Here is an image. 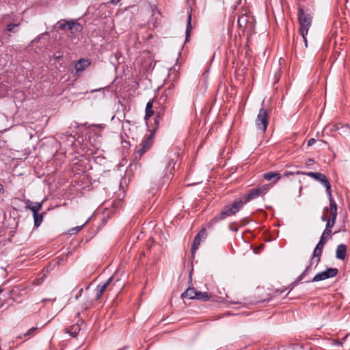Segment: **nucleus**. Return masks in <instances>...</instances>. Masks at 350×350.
I'll return each mask as SVG.
<instances>
[{"label": "nucleus", "mask_w": 350, "mask_h": 350, "mask_svg": "<svg viewBox=\"0 0 350 350\" xmlns=\"http://www.w3.org/2000/svg\"><path fill=\"white\" fill-rule=\"evenodd\" d=\"M312 17L311 14L301 8H298V21L299 24V33L301 35L303 40L305 43L306 47H307V40L306 35L308 34V30L312 25Z\"/></svg>", "instance_id": "1"}, {"label": "nucleus", "mask_w": 350, "mask_h": 350, "mask_svg": "<svg viewBox=\"0 0 350 350\" xmlns=\"http://www.w3.org/2000/svg\"><path fill=\"white\" fill-rule=\"evenodd\" d=\"M244 202L242 200H237L232 204H226L220 212V218L223 220L232 215H234L243 207Z\"/></svg>", "instance_id": "2"}, {"label": "nucleus", "mask_w": 350, "mask_h": 350, "mask_svg": "<svg viewBox=\"0 0 350 350\" xmlns=\"http://www.w3.org/2000/svg\"><path fill=\"white\" fill-rule=\"evenodd\" d=\"M297 174H301L306 175L309 177L313 178L317 181L321 183L325 187L326 193L327 196H330V194H332L331 185L329 181L325 174L320 172H303L299 171H297Z\"/></svg>", "instance_id": "3"}, {"label": "nucleus", "mask_w": 350, "mask_h": 350, "mask_svg": "<svg viewBox=\"0 0 350 350\" xmlns=\"http://www.w3.org/2000/svg\"><path fill=\"white\" fill-rule=\"evenodd\" d=\"M268 110L264 108H261L259 110L257 118L256 120V124L258 129L265 132L267 128L268 124Z\"/></svg>", "instance_id": "4"}, {"label": "nucleus", "mask_w": 350, "mask_h": 350, "mask_svg": "<svg viewBox=\"0 0 350 350\" xmlns=\"http://www.w3.org/2000/svg\"><path fill=\"white\" fill-rule=\"evenodd\" d=\"M328 237L329 235H324V232H323L319 243H317L314 250L312 260H316V265H317L321 260L322 251L326 243V239Z\"/></svg>", "instance_id": "5"}, {"label": "nucleus", "mask_w": 350, "mask_h": 350, "mask_svg": "<svg viewBox=\"0 0 350 350\" xmlns=\"http://www.w3.org/2000/svg\"><path fill=\"white\" fill-rule=\"evenodd\" d=\"M269 189L268 185H261L258 187L251 189L247 194L245 196V202L256 199L261 195L265 194Z\"/></svg>", "instance_id": "6"}, {"label": "nucleus", "mask_w": 350, "mask_h": 350, "mask_svg": "<svg viewBox=\"0 0 350 350\" xmlns=\"http://www.w3.org/2000/svg\"><path fill=\"white\" fill-rule=\"evenodd\" d=\"M153 142V134L151 133L148 135H145L143 138L141 144L136 151V154L139 157H142L146 152H147L152 145Z\"/></svg>", "instance_id": "7"}, {"label": "nucleus", "mask_w": 350, "mask_h": 350, "mask_svg": "<svg viewBox=\"0 0 350 350\" xmlns=\"http://www.w3.org/2000/svg\"><path fill=\"white\" fill-rule=\"evenodd\" d=\"M338 273V270L336 268H327L326 270L316 274L312 280L308 282H319L324 280L336 276Z\"/></svg>", "instance_id": "8"}, {"label": "nucleus", "mask_w": 350, "mask_h": 350, "mask_svg": "<svg viewBox=\"0 0 350 350\" xmlns=\"http://www.w3.org/2000/svg\"><path fill=\"white\" fill-rule=\"evenodd\" d=\"M115 275H113L110 277L105 283L99 284L96 287V299H100L104 291L107 289V288L111 284V282L114 280Z\"/></svg>", "instance_id": "9"}, {"label": "nucleus", "mask_w": 350, "mask_h": 350, "mask_svg": "<svg viewBox=\"0 0 350 350\" xmlns=\"http://www.w3.org/2000/svg\"><path fill=\"white\" fill-rule=\"evenodd\" d=\"M59 27L60 29H68V30H72L75 27L78 29L80 28V25L79 23H76L75 21H68L66 20H60L58 22Z\"/></svg>", "instance_id": "10"}, {"label": "nucleus", "mask_w": 350, "mask_h": 350, "mask_svg": "<svg viewBox=\"0 0 350 350\" xmlns=\"http://www.w3.org/2000/svg\"><path fill=\"white\" fill-rule=\"evenodd\" d=\"M206 236V230L204 228L202 229L196 236L193 240V243L191 247V252L193 254L195 251L198 249L199 245H200V241L202 239H205Z\"/></svg>", "instance_id": "11"}, {"label": "nucleus", "mask_w": 350, "mask_h": 350, "mask_svg": "<svg viewBox=\"0 0 350 350\" xmlns=\"http://www.w3.org/2000/svg\"><path fill=\"white\" fill-rule=\"evenodd\" d=\"M327 196L329 198V206H330V208H329L330 217L329 219H333V221H336L337 215H338L337 204H336L335 200L333 199L332 194H330V196Z\"/></svg>", "instance_id": "12"}, {"label": "nucleus", "mask_w": 350, "mask_h": 350, "mask_svg": "<svg viewBox=\"0 0 350 350\" xmlns=\"http://www.w3.org/2000/svg\"><path fill=\"white\" fill-rule=\"evenodd\" d=\"M90 65V62L88 59H81L77 62L75 68L76 73H81L85 70Z\"/></svg>", "instance_id": "13"}, {"label": "nucleus", "mask_w": 350, "mask_h": 350, "mask_svg": "<svg viewBox=\"0 0 350 350\" xmlns=\"http://www.w3.org/2000/svg\"><path fill=\"white\" fill-rule=\"evenodd\" d=\"M263 178L268 180L271 181L273 183H277L281 178V174L276 172H268L262 175Z\"/></svg>", "instance_id": "14"}, {"label": "nucleus", "mask_w": 350, "mask_h": 350, "mask_svg": "<svg viewBox=\"0 0 350 350\" xmlns=\"http://www.w3.org/2000/svg\"><path fill=\"white\" fill-rule=\"evenodd\" d=\"M42 208V202H33L28 200L27 204L25 206L26 209H29L32 211L33 214L38 213Z\"/></svg>", "instance_id": "15"}, {"label": "nucleus", "mask_w": 350, "mask_h": 350, "mask_svg": "<svg viewBox=\"0 0 350 350\" xmlns=\"http://www.w3.org/2000/svg\"><path fill=\"white\" fill-rule=\"evenodd\" d=\"M347 247L345 244H340L337 246L336 257L340 260H344L346 256Z\"/></svg>", "instance_id": "16"}, {"label": "nucleus", "mask_w": 350, "mask_h": 350, "mask_svg": "<svg viewBox=\"0 0 350 350\" xmlns=\"http://www.w3.org/2000/svg\"><path fill=\"white\" fill-rule=\"evenodd\" d=\"M197 295V291L193 288H188L183 294L182 297H188L189 299H195Z\"/></svg>", "instance_id": "17"}, {"label": "nucleus", "mask_w": 350, "mask_h": 350, "mask_svg": "<svg viewBox=\"0 0 350 350\" xmlns=\"http://www.w3.org/2000/svg\"><path fill=\"white\" fill-rule=\"evenodd\" d=\"M153 100H149L146 106V115L145 119L150 118L153 114L154 111L152 110Z\"/></svg>", "instance_id": "18"}, {"label": "nucleus", "mask_w": 350, "mask_h": 350, "mask_svg": "<svg viewBox=\"0 0 350 350\" xmlns=\"http://www.w3.org/2000/svg\"><path fill=\"white\" fill-rule=\"evenodd\" d=\"M314 261V260H312V259L310 260V265L306 267L304 272L297 278V280L293 283V285H297L301 280L304 279L305 275L307 274L308 271L310 270L311 265Z\"/></svg>", "instance_id": "19"}, {"label": "nucleus", "mask_w": 350, "mask_h": 350, "mask_svg": "<svg viewBox=\"0 0 350 350\" xmlns=\"http://www.w3.org/2000/svg\"><path fill=\"white\" fill-rule=\"evenodd\" d=\"M314 261V260H312V259L310 260V265L306 267L304 272L297 278V280L293 283V285H297L301 280L304 279L305 275L307 274L308 271L310 270L311 265Z\"/></svg>", "instance_id": "20"}, {"label": "nucleus", "mask_w": 350, "mask_h": 350, "mask_svg": "<svg viewBox=\"0 0 350 350\" xmlns=\"http://www.w3.org/2000/svg\"><path fill=\"white\" fill-rule=\"evenodd\" d=\"M191 29V14H189L187 20V27L185 31L186 42L189 40L190 36V30Z\"/></svg>", "instance_id": "21"}, {"label": "nucleus", "mask_w": 350, "mask_h": 350, "mask_svg": "<svg viewBox=\"0 0 350 350\" xmlns=\"http://www.w3.org/2000/svg\"><path fill=\"white\" fill-rule=\"evenodd\" d=\"M336 221H333V219H328L327 221V224H326V226H325V228L324 230V231L323 232H324V235L326 234V235H329V234L331 233V228L334 226V225L335 224Z\"/></svg>", "instance_id": "22"}, {"label": "nucleus", "mask_w": 350, "mask_h": 350, "mask_svg": "<svg viewBox=\"0 0 350 350\" xmlns=\"http://www.w3.org/2000/svg\"><path fill=\"white\" fill-rule=\"evenodd\" d=\"M33 217L34 220V226L36 227L40 226L43 219V214H40L37 213L33 214Z\"/></svg>", "instance_id": "23"}, {"label": "nucleus", "mask_w": 350, "mask_h": 350, "mask_svg": "<svg viewBox=\"0 0 350 350\" xmlns=\"http://www.w3.org/2000/svg\"><path fill=\"white\" fill-rule=\"evenodd\" d=\"M223 220V219L220 218V215H217L215 216L212 219H211L208 224L207 227L208 228H212L215 224H216L219 221Z\"/></svg>", "instance_id": "24"}, {"label": "nucleus", "mask_w": 350, "mask_h": 350, "mask_svg": "<svg viewBox=\"0 0 350 350\" xmlns=\"http://www.w3.org/2000/svg\"><path fill=\"white\" fill-rule=\"evenodd\" d=\"M81 328L79 324H75L72 326L70 330L68 332L72 337H76L80 331Z\"/></svg>", "instance_id": "25"}, {"label": "nucleus", "mask_w": 350, "mask_h": 350, "mask_svg": "<svg viewBox=\"0 0 350 350\" xmlns=\"http://www.w3.org/2000/svg\"><path fill=\"white\" fill-rule=\"evenodd\" d=\"M66 137L67 138L68 141L70 142V144L74 143L75 137L72 135H67L66 133H61L59 135V138L61 140H64Z\"/></svg>", "instance_id": "26"}, {"label": "nucleus", "mask_w": 350, "mask_h": 350, "mask_svg": "<svg viewBox=\"0 0 350 350\" xmlns=\"http://www.w3.org/2000/svg\"><path fill=\"white\" fill-rule=\"evenodd\" d=\"M195 299L208 300L209 299V296L206 293H201V292L197 291V295Z\"/></svg>", "instance_id": "27"}, {"label": "nucleus", "mask_w": 350, "mask_h": 350, "mask_svg": "<svg viewBox=\"0 0 350 350\" xmlns=\"http://www.w3.org/2000/svg\"><path fill=\"white\" fill-rule=\"evenodd\" d=\"M247 19V16L245 15H243L240 16L238 19V24L240 27H243L246 24Z\"/></svg>", "instance_id": "28"}, {"label": "nucleus", "mask_w": 350, "mask_h": 350, "mask_svg": "<svg viewBox=\"0 0 350 350\" xmlns=\"http://www.w3.org/2000/svg\"><path fill=\"white\" fill-rule=\"evenodd\" d=\"M19 25L18 23L17 24H12V23H10V24H8V26H7V30L8 31H10V32H15V27H18Z\"/></svg>", "instance_id": "29"}, {"label": "nucleus", "mask_w": 350, "mask_h": 350, "mask_svg": "<svg viewBox=\"0 0 350 350\" xmlns=\"http://www.w3.org/2000/svg\"><path fill=\"white\" fill-rule=\"evenodd\" d=\"M37 329H38L37 327H31L25 334H24V336H27L33 335L35 334L36 331L37 330Z\"/></svg>", "instance_id": "30"}, {"label": "nucleus", "mask_w": 350, "mask_h": 350, "mask_svg": "<svg viewBox=\"0 0 350 350\" xmlns=\"http://www.w3.org/2000/svg\"><path fill=\"white\" fill-rule=\"evenodd\" d=\"M43 282V277H41L40 278H37L33 282V284L34 285H36V286H38L40 284H41Z\"/></svg>", "instance_id": "31"}, {"label": "nucleus", "mask_w": 350, "mask_h": 350, "mask_svg": "<svg viewBox=\"0 0 350 350\" xmlns=\"http://www.w3.org/2000/svg\"><path fill=\"white\" fill-rule=\"evenodd\" d=\"M166 100H167V96H166V95H162V96L159 98V102L160 103H165V102L166 101Z\"/></svg>", "instance_id": "32"}, {"label": "nucleus", "mask_w": 350, "mask_h": 350, "mask_svg": "<svg viewBox=\"0 0 350 350\" xmlns=\"http://www.w3.org/2000/svg\"><path fill=\"white\" fill-rule=\"evenodd\" d=\"M316 142V140L314 138H311L308 141V146H311Z\"/></svg>", "instance_id": "33"}, {"label": "nucleus", "mask_w": 350, "mask_h": 350, "mask_svg": "<svg viewBox=\"0 0 350 350\" xmlns=\"http://www.w3.org/2000/svg\"><path fill=\"white\" fill-rule=\"evenodd\" d=\"M297 172H284V176H290V175L297 174Z\"/></svg>", "instance_id": "34"}, {"label": "nucleus", "mask_w": 350, "mask_h": 350, "mask_svg": "<svg viewBox=\"0 0 350 350\" xmlns=\"http://www.w3.org/2000/svg\"><path fill=\"white\" fill-rule=\"evenodd\" d=\"M5 191L3 185L0 183V194L3 193Z\"/></svg>", "instance_id": "35"}, {"label": "nucleus", "mask_w": 350, "mask_h": 350, "mask_svg": "<svg viewBox=\"0 0 350 350\" xmlns=\"http://www.w3.org/2000/svg\"><path fill=\"white\" fill-rule=\"evenodd\" d=\"M130 124V121L129 120H125V122L122 124V128L124 129H126V124Z\"/></svg>", "instance_id": "36"}, {"label": "nucleus", "mask_w": 350, "mask_h": 350, "mask_svg": "<svg viewBox=\"0 0 350 350\" xmlns=\"http://www.w3.org/2000/svg\"><path fill=\"white\" fill-rule=\"evenodd\" d=\"M121 0H111L110 2L113 5H117Z\"/></svg>", "instance_id": "37"}, {"label": "nucleus", "mask_w": 350, "mask_h": 350, "mask_svg": "<svg viewBox=\"0 0 350 350\" xmlns=\"http://www.w3.org/2000/svg\"><path fill=\"white\" fill-rule=\"evenodd\" d=\"M321 220L323 221H327L328 219H327V217L325 215H323L321 216Z\"/></svg>", "instance_id": "38"}, {"label": "nucleus", "mask_w": 350, "mask_h": 350, "mask_svg": "<svg viewBox=\"0 0 350 350\" xmlns=\"http://www.w3.org/2000/svg\"><path fill=\"white\" fill-rule=\"evenodd\" d=\"M83 228V226H77L75 228V230H76L77 232H79V230H81Z\"/></svg>", "instance_id": "39"}, {"label": "nucleus", "mask_w": 350, "mask_h": 350, "mask_svg": "<svg viewBox=\"0 0 350 350\" xmlns=\"http://www.w3.org/2000/svg\"><path fill=\"white\" fill-rule=\"evenodd\" d=\"M82 292H83V288H81V289L79 290V295L76 296V299H78L79 297L81 295V293H82Z\"/></svg>", "instance_id": "40"}, {"label": "nucleus", "mask_w": 350, "mask_h": 350, "mask_svg": "<svg viewBox=\"0 0 350 350\" xmlns=\"http://www.w3.org/2000/svg\"><path fill=\"white\" fill-rule=\"evenodd\" d=\"M60 58H61V56H60V55H55V56H54V59H55L56 61H58Z\"/></svg>", "instance_id": "41"}, {"label": "nucleus", "mask_w": 350, "mask_h": 350, "mask_svg": "<svg viewBox=\"0 0 350 350\" xmlns=\"http://www.w3.org/2000/svg\"><path fill=\"white\" fill-rule=\"evenodd\" d=\"M312 161H313V160H312V159H309L307 161L306 164H307V165H310Z\"/></svg>", "instance_id": "42"}, {"label": "nucleus", "mask_w": 350, "mask_h": 350, "mask_svg": "<svg viewBox=\"0 0 350 350\" xmlns=\"http://www.w3.org/2000/svg\"><path fill=\"white\" fill-rule=\"evenodd\" d=\"M329 211V209H328V208H327V207H325V208H324V211Z\"/></svg>", "instance_id": "43"}, {"label": "nucleus", "mask_w": 350, "mask_h": 350, "mask_svg": "<svg viewBox=\"0 0 350 350\" xmlns=\"http://www.w3.org/2000/svg\"><path fill=\"white\" fill-rule=\"evenodd\" d=\"M49 300H50V299H42V302H45V301H49Z\"/></svg>", "instance_id": "44"}, {"label": "nucleus", "mask_w": 350, "mask_h": 350, "mask_svg": "<svg viewBox=\"0 0 350 350\" xmlns=\"http://www.w3.org/2000/svg\"><path fill=\"white\" fill-rule=\"evenodd\" d=\"M101 90V88H100V89H99V90ZM95 91H98V90H92V91H91V92H95Z\"/></svg>", "instance_id": "45"}, {"label": "nucleus", "mask_w": 350, "mask_h": 350, "mask_svg": "<svg viewBox=\"0 0 350 350\" xmlns=\"http://www.w3.org/2000/svg\"><path fill=\"white\" fill-rule=\"evenodd\" d=\"M3 292V289L0 288V294Z\"/></svg>", "instance_id": "46"}]
</instances>
